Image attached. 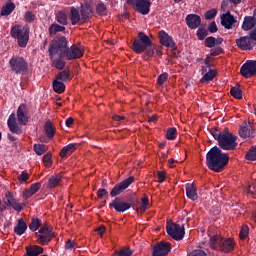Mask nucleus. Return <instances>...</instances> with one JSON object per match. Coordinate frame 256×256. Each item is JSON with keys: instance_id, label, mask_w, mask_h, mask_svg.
Returning a JSON list of instances; mask_svg holds the SVG:
<instances>
[{"instance_id": "nucleus-64", "label": "nucleus", "mask_w": 256, "mask_h": 256, "mask_svg": "<svg viewBox=\"0 0 256 256\" xmlns=\"http://www.w3.org/2000/svg\"><path fill=\"white\" fill-rule=\"evenodd\" d=\"M73 123V118H68L66 120V127H71V124Z\"/></svg>"}, {"instance_id": "nucleus-45", "label": "nucleus", "mask_w": 256, "mask_h": 256, "mask_svg": "<svg viewBox=\"0 0 256 256\" xmlns=\"http://www.w3.org/2000/svg\"><path fill=\"white\" fill-rule=\"evenodd\" d=\"M67 79H69V72L67 71L61 72L56 76V81H60L61 83L67 81Z\"/></svg>"}, {"instance_id": "nucleus-49", "label": "nucleus", "mask_w": 256, "mask_h": 256, "mask_svg": "<svg viewBox=\"0 0 256 256\" xmlns=\"http://www.w3.org/2000/svg\"><path fill=\"white\" fill-rule=\"evenodd\" d=\"M9 205L10 207H13L15 211H21V209H23V206H21L17 200H13Z\"/></svg>"}, {"instance_id": "nucleus-18", "label": "nucleus", "mask_w": 256, "mask_h": 256, "mask_svg": "<svg viewBox=\"0 0 256 256\" xmlns=\"http://www.w3.org/2000/svg\"><path fill=\"white\" fill-rule=\"evenodd\" d=\"M235 17L231 15V12H226L221 15V25L225 27V29H233L235 27Z\"/></svg>"}, {"instance_id": "nucleus-63", "label": "nucleus", "mask_w": 256, "mask_h": 256, "mask_svg": "<svg viewBox=\"0 0 256 256\" xmlns=\"http://www.w3.org/2000/svg\"><path fill=\"white\" fill-rule=\"evenodd\" d=\"M148 203H149V199H147L145 197L142 198V205H143V207H147Z\"/></svg>"}, {"instance_id": "nucleus-19", "label": "nucleus", "mask_w": 256, "mask_h": 256, "mask_svg": "<svg viewBox=\"0 0 256 256\" xmlns=\"http://www.w3.org/2000/svg\"><path fill=\"white\" fill-rule=\"evenodd\" d=\"M186 24L189 29H197L201 25V17L197 14H189L186 16Z\"/></svg>"}, {"instance_id": "nucleus-30", "label": "nucleus", "mask_w": 256, "mask_h": 256, "mask_svg": "<svg viewBox=\"0 0 256 256\" xmlns=\"http://www.w3.org/2000/svg\"><path fill=\"white\" fill-rule=\"evenodd\" d=\"M14 10L15 4H13L12 2H8L2 7L1 15L7 17V15H11V13H13Z\"/></svg>"}, {"instance_id": "nucleus-34", "label": "nucleus", "mask_w": 256, "mask_h": 256, "mask_svg": "<svg viewBox=\"0 0 256 256\" xmlns=\"http://www.w3.org/2000/svg\"><path fill=\"white\" fill-rule=\"evenodd\" d=\"M52 85L55 93L61 94L65 91V84L59 80H54Z\"/></svg>"}, {"instance_id": "nucleus-38", "label": "nucleus", "mask_w": 256, "mask_h": 256, "mask_svg": "<svg viewBox=\"0 0 256 256\" xmlns=\"http://www.w3.org/2000/svg\"><path fill=\"white\" fill-rule=\"evenodd\" d=\"M56 19L60 25H67V14L65 12H58L56 15Z\"/></svg>"}, {"instance_id": "nucleus-9", "label": "nucleus", "mask_w": 256, "mask_h": 256, "mask_svg": "<svg viewBox=\"0 0 256 256\" xmlns=\"http://www.w3.org/2000/svg\"><path fill=\"white\" fill-rule=\"evenodd\" d=\"M36 238L40 245H47L51 239H53V228L50 226H42L38 232H36Z\"/></svg>"}, {"instance_id": "nucleus-46", "label": "nucleus", "mask_w": 256, "mask_h": 256, "mask_svg": "<svg viewBox=\"0 0 256 256\" xmlns=\"http://www.w3.org/2000/svg\"><path fill=\"white\" fill-rule=\"evenodd\" d=\"M216 16H217V9L215 8H212L205 13V19H207L208 21L211 19H214V17Z\"/></svg>"}, {"instance_id": "nucleus-61", "label": "nucleus", "mask_w": 256, "mask_h": 256, "mask_svg": "<svg viewBox=\"0 0 256 256\" xmlns=\"http://www.w3.org/2000/svg\"><path fill=\"white\" fill-rule=\"evenodd\" d=\"M146 54L148 55V57H153V55H155V50L150 48L146 51Z\"/></svg>"}, {"instance_id": "nucleus-13", "label": "nucleus", "mask_w": 256, "mask_h": 256, "mask_svg": "<svg viewBox=\"0 0 256 256\" xmlns=\"http://www.w3.org/2000/svg\"><path fill=\"white\" fill-rule=\"evenodd\" d=\"M133 181H135V178L131 176L118 185L114 186L110 192L111 197H117V195H121V193H123V191H125V189H127L129 185L133 183Z\"/></svg>"}, {"instance_id": "nucleus-48", "label": "nucleus", "mask_w": 256, "mask_h": 256, "mask_svg": "<svg viewBox=\"0 0 256 256\" xmlns=\"http://www.w3.org/2000/svg\"><path fill=\"white\" fill-rule=\"evenodd\" d=\"M247 235H249V227L243 226L240 231V239H247Z\"/></svg>"}, {"instance_id": "nucleus-35", "label": "nucleus", "mask_w": 256, "mask_h": 256, "mask_svg": "<svg viewBox=\"0 0 256 256\" xmlns=\"http://www.w3.org/2000/svg\"><path fill=\"white\" fill-rule=\"evenodd\" d=\"M61 179H62L61 174L52 176V177L49 179V182H48L50 189H53V188L57 187V185H59Z\"/></svg>"}, {"instance_id": "nucleus-40", "label": "nucleus", "mask_w": 256, "mask_h": 256, "mask_svg": "<svg viewBox=\"0 0 256 256\" xmlns=\"http://www.w3.org/2000/svg\"><path fill=\"white\" fill-rule=\"evenodd\" d=\"M39 227H41V220H39L37 218H33L32 222L29 225V229L31 231H37V229H39Z\"/></svg>"}, {"instance_id": "nucleus-60", "label": "nucleus", "mask_w": 256, "mask_h": 256, "mask_svg": "<svg viewBox=\"0 0 256 256\" xmlns=\"http://www.w3.org/2000/svg\"><path fill=\"white\" fill-rule=\"evenodd\" d=\"M158 181L159 183H163V181H165V173L158 172Z\"/></svg>"}, {"instance_id": "nucleus-59", "label": "nucleus", "mask_w": 256, "mask_h": 256, "mask_svg": "<svg viewBox=\"0 0 256 256\" xmlns=\"http://www.w3.org/2000/svg\"><path fill=\"white\" fill-rule=\"evenodd\" d=\"M96 233L102 237L103 233H105V226H100L99 228L96 229Z\"/></svg>"}, {"instance_id": "nucleus-62", "label": "nucleus", "mask_w": 256, "mask_h": 256, "mask_svg": "<svg viewBox=\"0 0 256 256\" xmlns=\"http://www.w3.org/2000/svg\"><path fill=\"white\" fill-rule=\"evenodd\" d=\"M112 119H113L114 121H121V120L125 119V117L119 116V115H114V116L112 117Z\"/></svg>"}, {"instance_id": "nucleus-17", "label": "nucleus", "mask_w": 256, "mask_h": 256, "mask_svg": "<svg viewBox=\"0 0 256 256\" xmlns=\"http://www.w3.org/2000/svg\"><path fill=\"white\" fill-rule=\"evenodd\" d=\"M171 251V243L160 242L153 248V256H165Z\"/></svg>"}, {"instance_id": "nucleus-39", "label": "nucleus", "mask_w": 256, "mask_h": 256, "mask_svg": "<svg viewBox=\"0 0 256 256\" xmlns=\"http://www.w3.org/2000/svg\"><path fill=\"white\" fill-rule=\"evenodd\" d=\"M34 151L36 155H43L47 151V146L45 144H35Z\"/></svg>"}, {"instance_id": "nucleus-41", "label": "nucleus", "mask_w": 256, "mask_h": 256, "mask_svg": "<svg viewBox=\"0 0 256 256\" xmlns=\"http://www.w3.org/2000/svg\"><path fill=\"white\" fill-rule=\"evenodd\" d=\"M246 159L248 161H256V145L252 147L246 154Z\"/></svg>"}, {"instance_id": "nucleus-7", "label": "nucleus", "mask_w": 256, "mask_h": 256, "mask_svg": "<svg viewBox=\"0 0 256 256\" xmlns=\"http://www.w3.org/2000/svg\"><path fill=\"white\" fill-rule=\"evenodd\" d=\"M166 231L172 239H175V241H181V239L185 237V227L183 225L168 223Z\"/></svg>"}, {"instance_id": "nucleus-57", "label": "nucleus", "mask_w": 256, "mask_h": 256, "mask_svg": "<svg viewBox=\"0 0 256 256\" xmlns=\"http://www.w3.org/2000/svg\"><path fill=\"white\" fill-rule=\"evenodd\" d=\"M98 195V199H103V197H105V195H107V190L105 189H99L97 192Z\"/></svg>"}, {"instance_id": "nucleus-11", "label": "nucleus", "mask_w": 256, "mask_h": 256, "mask_svg": "<svg viewBox=\"0 0 256 256\" xmlns=\"http://www.w3.org/2000/svg\"><path fill=\"white\" fill-rule=\"evenodd\" d=\"M132 7L141 15H148L151 9V1L149 0H130Z\"/></svg>"}, {"instance_id": "nucleus-2", "label": "nucleus", "mask_w": 256, "mask_h": 256, "mask_svg": "<svg viewBox=\"0 0 256 256\" xmlns=\"http://www.w3.org/2000/svg\"><path fill=\"white\" fill-rule=\"evenodd\" d=\"M206 163L211 171L219 172L229 163V156L223 153L219 147L214 146L206 155Z\"/></svg>"}, {"instance_id": "nucleus-53", "label": "nucleus", "mask_w": 256, "mask_h": 256, "mask_svg": "<svg viewBox=\"0 0 256 256\" xmlns=\"http://www.w3.org/2000/svg\"><path fill=\"white\" fill-rule=\"evenodd\" d=\"M5 197H6V201L8 202V205H10L11 203H13V201H15V198L13 197V193H11L10 191L6 192Z\"/></svg>"}, {"instance_id": "nucleus-12", "label": "nucleus", "mask_w": 256, "mask_h": 256, "mask_svg": "<svg viewBox=\"0 0 256 256\" xmlns=\"http://www.w3.org/2000/svg\"><path fill=\"white\" fill-rule=\"evenodd\" d=\"M240 73L242 77H245L246 79H249V77H253V75L256 74V61H246V63L241 67Z\"/></svg>"}, {"instance_id": "nucleus-42", "label": "nucleus", "mask_w": 256, "mask_h": 256, "mask_svg": "<svg viewBox=\"0 0 256 256\" xmlns=\"http://www.w3.org/2000/svg\"><path fill=\"white\" fill-rule=\"evenodd\" d=\"M176 137H177V129L169 128L166 132V139L173 141V139H175Z\"/></svg>"}, {"instance_id": "nucleus-4", "label": "nucleus", "mask_w": 256, "mask_h": 256, "mask_svg": "<svg viewBox=\"0 0 256 256\" xmlns=\"http://www.w3.org/2000/svg\"><path fill=\"white\" fill-rule=\"evenodd\" d=\"M210 246L212 249H219L223 253H229L235 248V242L232 239H225L221 236L210 238Z\"/></svg>"}, {"instance_id": "nucleus-5", "label": "nucleus", "mask_w": 256, "mask_h": 256, "mask_svg": "<svg viewBox=\"0 0 256 256\" xmlns=\"http://www.w3.org/2000/svg\"><path fill=\"white\" fill-rule=\"evenodd\" d=\"M11 35L14 39H17L19 47H27V43H29V26H14L11 29Z\"/></svg>"}, {"instance_id": "nucleus-25", "label": "nucleus", "mask_w": 256, "mask_h": 256, "mask_svg": "<svg viewBox=\"0 0 256 256\" xmlns=\"http://www.w3.org/2000/svg\"><path fill=\"white\" fill-rule=\"evenodd\" d=\"M256 25V17L253 16H246L244 18L242 29L244 31H250V29H253V27Z\"/></svg>"}, {"instance_id": "nucleus-29", "label": "nucleus", "mask_w": 256, "mask_h": 256, "mask_svg": "<svg viewBox=\"0 0 256 256\" xmlns=\"http://www.w3.org/2000/svg\"><path fill=\"white\" fill-rule=\"evenodd\" d=\"M44 131L48 139H53V137H55V126H53V123H51V121H47L45 123Z\"/></svg>"}, {"instance_id": "nucleus-37", "label": "nucleus", "mask_w": 256, "mask_h": 256, "mask_svg": "<svg viewBox=\"0 0 256 256\" xmlns=\"http://www.w3.org/2000/svg\"><path fill=\"white\" fill-rule=\"evenodd\" d=\"M230 93L234 99H243V93L239 89V86L231 88Z\"/></svg>"}, {"instance_id": "nucleus-8", "label": "nucleus", "mask_w": 256, "mask_h": 256, "mask_svg": "<svg viewBox=\"0 0 256 256\" xmlns=\"http://www.w3.org/2000/svg\"><path fill=\"white\" fill-rule=\"evenodd\" d=\"M11 71L14 73H25L27 71V62L21 56H13L9 61Z\"/></svg>"}, {"instance_id": "nucleus-27", "label": "nucleus", "mask_w": 256, "mask_h": 256, "mask_svg": "<svg viewBox=\"0 0 256 256\" xmlns=\"http://www.w3.org/2000/svg\"><path fill=\"white\" fill-rule=\"evenodd\" d=\"M27 231V224L25 223V220L23 218L18 220V224L14 228V232L16 235H23Z\"/></svg>"}, {"instance_id": "nucleus-43", "label": "nucleus", "mask_w": 256, "mask_h": 256, "mask_svg": "<svg viewBox=\"0 0 256 256\" xmlns=\"http://www.w3.org/2000/svg\"><path fill=\"white\" fill-rule=\"evenodd\" d=\"M118 256H132L133 250L131 248H122L120 251H116Z\"/></svg>"}, {"instance_id": "nucleus-54", "label": "nucleus", "mask_w": 256, "mask_h": 256, "mask_svg": "<svg viewBox=\"0 0 256 256\" xmlns=\"http://www.w3.org/2000/svg\"><path fill=\"white\" fill-rule=\"evenodd\" d=\"M25 19L28 23H31V21H35V15L31 12H26Z\"/></svg>"}, {"instance_id": "nucleus-24", "label": "nucleus", "mask_w": 256, "mask_h": 256, "mask_svg": "<svg viewBox=\"0 0 256 256\" xmlns=\"http://www.w3.org/2000/svg\"><path fill=\"white\" fill-rule=\"evenodd\" d=\"M39 189H41V183L37 182L35 184H32L29 189H26L23 192L24 199H29L30 197H33V195H35V193H37Z\"/></svg>"}, {"instance_id": "nucleus-14", "label": "nucleus", "mask_w": 256, "mask_h": 256, "mask_svg": "<svg viewBox=\"0 0 256 256\" xmlns=\"http://www.w3.org/2000/svg\"><path fill=\"white\" fill-rule=\"evenodd\" d=\"M65 57L69 61H71V59H81V57H83V47L73 45L68 50L66 48Z\"/></svg>"}, {"instance_id": "nucleus-52", "label": "nucleus", "mask_w": 256, "mask_h": 256, "mask_svg": "<svg viewBox=\"0 0 256 256\" xmlns=\"http://www.w3.org/2000/svg\"><path fill=\"white\" fill-rule=\"evenodd\" d=\"M169 77V74L163 73L160 76H158V84L163 85L165 81H167V78Z\"/></svg>"}, {"instance_id": "nucleus-36", "label": "nucleus", "mask_w": 256, "mask_h": 256, "mask_svg": "<svg viewBox=\"0 0 256 256\" xmlns=\"http://www.w3.org/2000/svg\"><path fill=\"white\" fill-rule=\"evenodd\" d=\"M62 31H65V27L57 23L52 24L49 28L50 35H55V33H61Z\"/></svg>"}, {"instance_id": "nucleus-20", "label": "nucleus", "mask_w": 256, "mask_h": 256, "mask_svg": "<svg viewBox=\"0 0 256 256\" xmlns=\"http://www.w3.org/2000/svg\"><path fill=\"white\" fill-rule=\"evenodd\" d=\"M160 37V43L164 45V47H169L170 49H175V41H173V38L169 36L165 31H161L159 33Z\"/></svg>"}, {"instance_id": "nucleus-47", "label": "nucleus", "mask_w": 256, "mask_h": 256, "mask_svg": "<svg viewBox=\"0 0 256 256\" xmlns=\"http://www.w3.org/2000/svg\"><path fill=\"white\" fill-rule=\"evenodd\" d=\"M197 37L200 41H203V39H205L207 37V30H205L203 28H199L197 30Z\"/></svg>"}, {"instance_id": "nucleus-28", "label": "nucleus", "mask_w": 256, "mask_h": 256, "mask_svg": "<svg viewBox=\"0 0 256 256\" xmlns=\"http://www.w3.org/2000/svg\"><path fill=\"white\" fill-rule=\"evenodd\" d=\"M23 109H25V107L20 106L17 110V119L20 125H25L26 123H28L27 114L23 112Z\"/></svg>"}, {"instance_id": "nucleus-32", "label": "nucleus", "mask_w": 256, "mask_h": 256, "mask_svg": "<svg viewBox=\"0 0 256 256\" xmlns=\"http://www.w3.org/2000/svg\"><path fill=\"white\" fill-rule=\"evenodd\" d=\"M76 149V144H68L67 146L63 147L61 152H60V156L61 157H67V155H71V153L73 151H75Z\"/></svg>"}, {"instance_id": "nucleus-55", "label": "nucleus", "mask_w": 256, "mask_h": 256, "mask_svg": "<svg viewBox=\"0 0 256 256\" xmlns=\"http://www.w3.org/2000/svg\"><path fill=\"white\" fill-rule=\"evenodd\" d=\"M208 31L210 33H217V24L215 22H211L208 27Z\"/></svg>"}, {"instance_id": "nucleus-6", "label": "nucleus", "mask_w": 256, "mask_h": 256, "mask_svg": "<svg viewBox=\"0 0 256 256\" xmlns=\"http://www.w3.org/2000/svg\"><path fill=\"white\" fill-rule=\"evenodd\" d=\"M147 47H151V39L143 32H139L138 38L133 42V51L135 53H143L147 50Z\"/></svg>"}, {"instance_id": "nucleus-33", "label": "nucleus", "mask_w": 256, "mask_h": 256, "mask_svg": "<svg viewBox=\"0 0 256 256\" xmlns=\"http://www.w3.org/2000/svg\"><path fill=\"white\" fill-rule=\"evenodd\" d=\"M223 43L222 38L208 37L206 38V47H215V45H221Z\"/></svg>"}, {"instance_id": "nucleus-21", "label": "nucleus", "mask_w": 256, "mask_h": 256, "mask_svg": "<svg viewBox=\"0 0 256 256\" xmlns=\"http://www.w3.org/2000/svg\"><path fill=\"white\" fill-rule=\"evenodd\" d=\"M15 114H11L8 119V127L12 133H15L16 135H21L23 133V130H21V127L17 125V122L15 121Z\"/></svg>"}, {"instance_id": "nucleus-31", "label": "nucleus", "mask_w": 256, "mask_h": 256, "mask_svg": "<svg viewBox=\"0 0 256 256\" xmlns=\"http://www.w3.org/2000/svg\"><path fill=\"white\" fill-rule=\"evenodd\" d=\"M41 253H43V248H41V246H31L27 249L25 256H38L41 255Z\"/></svg>"}, {"instance_id": "nucleus-26", "label": "nucleus", "mask_w": 256, "mask_h": 256, "mask_svg": "<svg viewBox=\"0 0 256 256\" xmlns=\"http://www.w3.org/2000/svg\"><path fill=\"white\" fill-rule=\"evenodd\" d=\"M70 21L72 25H77L81 21V14H79V10L75 7H72L70 10Z\"/></svg>"}, {"instance_id": "nucleus-1", "label": "nucleus", "mask_w": 256, "mask_h": 256, "mask_svg": "<svg viewBox=\"0 0 256 256\" xmlns=\"http://www.w3.org/2000/svg\"><path fill=\"white\" fill-rule=\"evenodd\" d=\"M65 51H67V39L64 36L54 38L50 44L49 55L56 69H63L65 67V62L63 61Z\"/></svg>"}, {"instance_id": "nucleus-3", "label": "nucleus", "mask_w": 256, "mask_h": 256, "mask_svg": "<svg viewBox=\"0 0 256 256\" xmlns=\"http://www.w3.org/2000/svg\"><path fill=\"white\" fill-rule=\"evenodd\" d=\"M211 135L218 142L220 149L224 151H233L237 147V136L233 135L229 130L223 132L212 130Z\"/></svg>"}, {"instance_id": "nucleus-56", "label": "nucleus", "mask_w": 256, "mask_h": 256, "mask_svg": "<svg viewBox=\"0 0 256 256\" xmlns=\"http://www.w3.org/2000/svg\"><path fill=\"white\" fill-rule=\"evenodd\" d=\"M191 256H207L203 250H195L192 252Z\"/></svg>"}, {"instance_id": "nucleus-15", "label": "nucleus", "mask_w": 256, "mask_h": 256, "mask_svg": "<svg viewBox=\"0 0 256 256\" xmlns=\"http://www.w3.org/2000/svg\"><path fill=\"white\" fill-rule=\"evenodd\" d=\"M236 44L242 51H251L255 47V41L250 37L244 36L236 40Z\"/></svg>"}, {"instance_id": "nucleus-44", "label": "nucleus", "mask_w": 256, "mask_h": 256, "mask_svg": "<svg viewBox=\"0 0 256 256\" xmlns=\"http://www.w3.org/2000/svg\"><path fill=\"white\" fill-rule=\"evenodd\" d=\"M29 173H27V171H22L21 174L18 176V181L19 183L23 184V183H27V181H29Z\"/></svg>"}, {"instance_id": "nucleus-51", "label": "nucleus", "mask_w": 256, "mask_h": 256, "mask_svg": "<svg viewBox=\"0 0 256 256\" xmlns=\"http://www.w3.org/2000/svg\"><path fill=\"white\" fill-rule=\"evenodd\" d=\"M43 163L46 167H51V154L48 153L43 157Z\"/></svg>"}, {"instance_id": "nucleus-58", "label": "nucleus", "mask_w": 256, "mask_h": 256, "mask_svg": "<svg viewBox=\"0 0 256 256\" xmlns=\"http://www.w3.org/2000/svg\"><path fill=\"white\" fill-rule=\"evenodd\" d=\"M106 9L107 8L104 6V4L97 5V11H98V13H100V15H103V13H105Z\"/></svg>"}, {"instance_id": "nucleus-10", "label": "nucleus", "mask_w": 256, "mask_h": 256, "mask_svg": "<svg viewBox=\"0 0 256 256\" xmlns=\"http://www.w3.org/2000/svg\"><path fill=\"white\" fill-rule=\"evenodd\" d=\"M202 75L203 77L200 80L201 83H209V81H213L217 76V71L211 69V64H209V61L207 60H203Z\"/></svg>"}, {"instance_id": "nucleus-16", "label": "nucleus", "mask_w": 256, "mask_h": 256, "mask_svg": "<svg viewBox=\"0 0 256 256\" xmlns=\"http://www.w3.org/2000/svg\"><path fill=\"white\" fill-rule=\"evenodd\" d=\"M110 207L115 209L117 213H125V211H129V209H131V204L127 202H123V200L119 198H115L110 203Z\"/></svg>"}, {"instance_id": "nucleus-50", "label": "nucleus", "mask_w": 256, "mask_h": 256, "mask_svg": "<svg viewBox=\"0 0 256 256\" xmlns=\"http://www.w3.org/2000/svg\"><path fill=\"white\" fill-rule=\"evenodd\" d=\"M65 249L67 251H75V242L68 240L65 244Z\"/></svg>"}, {"instance_id": "nucleus-22", "label": "nucleus", "mask_w": 256, "mask_h": 256, "mask_svg": "<svg viewBox=\"0 0 256 256\" xmlns=\"http://www.w3.org/2000/svg\"><path fill=\"white\" fill-rule=\"evenodd\" d=\"M239 135L243 139H247V137H253V129L251 128V125L247 124V122H244L240 126Z\"/></svg>"}, {"instance_id": "nucleus-23", "label": "nucleus", "mask_w": 256, "mask_h": 256, "mask_svg": "<svg viewBox=\"0 0 256 256\" xmlns=\"http://www.w3.org/2000/svg\"><path fill=\"white\" fill-rule=\"evenodd\" d=\"M186 195L191 201H197L199 195L197 194V187L193 184H186Z\"/></svg>"}]
</instances>
